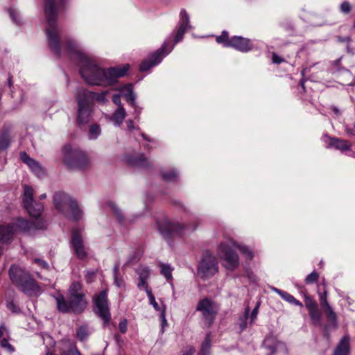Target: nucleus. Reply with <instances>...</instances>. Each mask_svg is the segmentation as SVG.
Here are the masks:
<instances>
[{"mask_svg":"<svg viewBox=\"0 0 355 355\" xmlns=\"http://www.w3.org/2000/svg\"><path fill=\"white\" fill-rule=\"evenodd\" d=\"M65 48L69 55L78 61L80 74L89 85L103 87L113 85L119 78L123 77L130 69L128 64L107 69L100 67L80 50L78 44L73 40L67 41Z\"/></svg>","mask_w":355,"mask_h":355,"instance_id":"nucleus-1","label":"nucleus"},{"mask_svg":"<svg viewBox=\"0 0 355 355\" xmlns=\"http://www.w3.org/2000/svg\"><path fill=\"white\" fill-rule=\"evenodd\" d=\"M64 1L65 0H44V13L48 21L46 37L49 48L58 58L61 55L60 33L57 24L58 12L64 6Z\"/></svg>","mask_w":355,"mask_h":355,"instance_id":"nucleus-2","label":"nucleus"},{"mask_svg":"<svg viewBox=\"0 0 355 355\" xmlns=\"http://www.w3.org/2000/svg\"><path fill=\"white\" fill-rule=\"evenodd\" d=\"M81 284L78 282H73L69 288L68 298L62 294L55 296L58 310L63 313L73 312L76 314L81 313L87 307V302L85 295L80 292Z\"/></svg>","mask_w":355,"mask_h":355,"instance_id":"nucleus-3","label":"nucleus"},{"mask_svg":"<svg viewBox=\"0 0 355 355\" xmlns=\"http://www.w3.org/2000/svg\"><path fill=\"white\" fill-rule=\"evenodd\" d=\"M8 272L12 283L20 291L30 296L40 293V286L28 271L19 266L12 265Z\"/></svg>","mask_w":355,"mask_h":355,"instance_id":"nucleus-4","label":"nucleus"},{"mask_svg":"<svg viewBox=\"0 0 355 355\" xmlns=\"http://www.w3.org/2000/svg\"><path fill=\"white\" fill-rule=\"evenodd\" d=\"M53 204L59 211L67 216V209H70L73 220L77 221L82 218L83 212L76 200L71 199L67 193L59 191L53 196Z\"/></svg>","mask_w":355,"mask_h":355,"instance_id":"nucleus-5","label":"nucleus"},{"mask_svg":"<svg viewBox=\"0 0 355 355\" xmlns=\"http://www.w3.org/2000/svg\"><path fill=\"white\" fill-rule=\"evenodd\" d=\"M64 162L70 169H83L88 164L87 157L79 149H73L70 145L63 148Z\"/></svg>","mask_w":355,"mask_h":355,"instance_id":"nucleus-6","label":"nucleus"},{"mask_svg":"<svg viewBox=\"0 0 355 355\" xmlns=\"http://www.w3.org/2000/svg\"><path fill=\"white\" fill-rule=\"evenodd\" d=\"M197 271L200 278H211L218 272L217 258L210 252H205L198 266Z\"/></svg>","mask_w":355,"mask_h":355,"instance_id":"nucleus-7","label":"nucleus"},{"mask_svg":"<svg viewBox=\"0 0 355 355\" xmlns=\"http://www.w3.org/2000/svg\"><path fill=\"white\" fill-rule=\"evenodd\" d=\"M34 190L32 187L28 185L24 186V194L22 196V202L24 207L27 210L29 215L37 218L41 216L44 211V205L34 200Z\"/></svg>","mask_w":355,"mask_h":355,"instance_id":"nucleus-8","label":"nucleus"},{"mask_svg":"<svg viewBox=\"0 0 355 355\" xmlns=\"http://www.w3.org/2000/svg\"><path fill=\"white\" fill-rule=\"evenodd\" d=\"M173 47L174 45L168 49V42L165 41L159 49L149 55L148 58L142 61L139 67L140 71H147L154 66L159 64L162 59L173 50Z\"/></svg>","mask_w":355,"mask_h":355,"instance_id":"nucleus-9","label":"nucleus"},{"mask_svg":"<svg viewBox=\"0 0 355 355\" xmlns=\"http://www.w3.org/2000/svg\"><path fill=\"white\" fill-rule=\"evenodd\" d=\"M196 311L201 313L205 322L208 327H211L218 313V307L213 300L205 297L198 302Z\"/></svg>","mask_w":355,"mask_h":355,"instance_id":"nucleus-10","label":"nucleus"},{"mask_svg":"<svg viewBox=\"0 0 355 355\" xmlns=\"http://www.w3.org/2000/svg\"><path fill=\"white\" fill-rule=\"evenodd\" d=\"M94 302L97 309V314L103 322V326H107L111 320V313L107 290H103L98 294L95 295Z\"/></svg>","mask_w":355,"mask_h":355,"instance_id":"nucleus-11","label":"nucleus"},{"mask_svg":"<svg viewBox=\"0 0 355 355\" xmlns=\"http://www.w3.org/2000/svg\"><path fill=\"white\" fill-rule=\"evenodd\" d=\"M74 98L77 103V123L79 125L88 123L93 112V105L83 98L77 91L74 94Z\"/></svg>","mask_w":355,"mask_h":355,"instance_id":"nucleus-12","label":"nucleus"},{"mask_svg":"<svg viewBox=\"0 0 355 355\" xmlns=\"http://www.w3.org/2000/svg\"><path fill=\"white\" fill-rule=\"evenodd\" d=\"M219 256L225 261V267L233 270L239 264V259L237 253L227 243H222L218 248Z\"/></svg>","mask_w":355,"mask_h":355,"instance_id":"nucleus-13","label":"nucleus"},{"mask_svg":"<svg viewBox=\"0 0 355 355\" xmlns=\"http://www.w3.org/2000/svg\"><path fill=\"white\" fill-rule=\"evenodd\" d=\"M157 228L160 234L171 245V239L175 236H181L186 227L165 220L157 223Z\"/></svg>","mask_w":355,"mask_h":355,"instance_id":"nucleus-14","label":"nucleus"},{"mask_svg":"<svg viewBox=\"0 0 355 355\" xmlns=\"http://www.w3.org/2000/svg\"><path fill=\"white\" fill-rule=\"evenodd\" d=\"M15 232H19L28 233L35 230H42L46 227L45 222L42 220L37 223L32 222L29 220L18 218L12 223Z\"/></svg>","mask_w":355,"mask_h":355,"instance_id":"nucleus-15","label":"nucleus"},{"mask_svg":"<svg viewBox=\"0 0 355 355\" xmlns=\"http://www.w3.org/2000/svg\"><path fill=\"white\" fill-rule=\"evenodd\" d=\"M71 245L74 250V254L78 259L84 260L87 258L88 254L83 240L76 230H73L72 232Z\"/></svg>","mask_w":355,"mask_h":355,"instance_id":"nucleus-16","label":"nucleus"},{"mask_svg":"<svg viewBox=\"0 0 355 355\" xmlns=\"http://www.w3.org/2000/svg\"><path fill=\"white\" fill-rule=\"evenodd\" d=\"M19 158L21 162L26 164L34 174L41 178L46 175L45 169L40 165V164L31 158L25 151L19 153Z\"/></svg>","mask_w":355,"mask_h":355,"instance_id":"nucleus-17","label":"nucleus"},{"mask_svg":"<svg viewBox=\"0 0 355 355\" xmlns=\"http://www.w3.org/2000/svg\"><path fill=\"white\" fill-rule=\"evenodd\" d=\"M323 141L327 144V148H334L342 152L349 150L351 149V144L347 141L337 137H331L328 135H324L322 137Z\"/></svg>","mask_w":355,"mask_h":355,"instance_id":"nucleus-18","label":"nucleus"},{"mask_svg":"<svg viewBox=\"0 0 355 355\" xmlns=\"http://www.w3.org/2000/svg\"><path fill=\"white\" fill-rule=\"evenodd\" d=\"M76 91L92 105H94V102L95 101H97L98 103L102 104L107 101L106 98L107 92L96 93L89 91L88 89L85 88H78Z\"/></svg>","mask_w":355,"mask_h":355,"instance_id":"nucleus-19","label":"nucleus"},{"mask_svg":"<svg viewBox=\"0 0 355 355\" xmlns=\"http://www.w3.org/2000/svg\"><path fill=\"white\" fill-rule=\"evenodd\" d=\"M230 47L241 52H248L252 49V44L250 39L241 36L232 37Z\"/></svg>","mask_w":355,"mask_h":355,"instance_id":"nucleus-20","label":"nucleus"},{"mask_svg":"<svg viewBox=\"0 0 355 355\" xmlns=\"http://www.w3.org/2000/svg\"><path fill=\"white\" fill-rule=\"evenodd\" d=\"M125 162L130 166L148 168L151 166V164L146 157L144 154L139 155H125L124 157Z\"/></svg>","mask_w":355,"mask_h":355,"instance_id":"nucleus-21","label":"nucleus"},{"mask_svg":"<svg viewBox=\"0 0 355 355\" xmlns=\"http://www.w3.org/2000/svg\"><path fill=\"white\" fill-rule=\"evenodd\" d=\"M350 336L345 334L338 342L332 355H349Z\"/></svg>","mask_w":355,"mask_h":355,"instance_id":"nucleus-22","label":"nucleus"},{"mask_svg":"<svg viewBox=\"0 0 355 355\" xmlns=\"http://www.w3.org/2000/svg\"><path fill=\"white\" fill-rule=\"evenodd\" d=\"M280 344L281 342L275 336L269 334L263 340L262 346L268 352L266 355H273Z\"/></svg>","mask_w":355,"mask_h":355,"instance_id":"nucleus-23","label":"nucleus"},{"mask_svg":"<svg viewBox=\"0 0 355 355\" xmlns=\"http://www.w3.org/2000/svg\"><path fill=\"white\" fill-rule=\"evenodd\" d=\"M12 141L11 130L9 126L4 125L0 134V151L7 150Z\"/></svg>","mask_w":355,"mask_h":355,"instance_id":"nucleus-24","label":"nucleus"},{"mask_svg":"<svg viewBox=\"0 0 355 355\" xmlns=\"http://www.w3.org/2000/svg\"><path fill=\"white\" fill-rule=\"evenodd\" d=\"M121 91L123 92V95L126 101L128 102L131 106L135 105L136 95L133 92L132 85L131 84L123 85Z\"/></svg>","mask_w":355,"mask_h":355,"instance_id":"nucleus-25","label":"nucleus"},{"mask_svg":"<svg viewBox=\"0 0 355 355\" xmlns=\"http://www.w3.org/2000/svg\"><path fill=\"white\" fill-rule=\"evenodd\" d=\"M15 233L12 224L0 226V242L6 243L10 241Z\"/></svg>","mask_w":355,"mask_h":355,"instance_id":"nucleus-26","label":"nucleus"},{"mask_svg":"<svg viewBox=\"0 0 355 355\" xmlns=\"http://www.w3.org/2000/svg\"><path fill=\"white\" fill-rule=\"evenodd\" d=\"M126 113L123 107H118L111 116V120L114 122V125L119 126L122 124Z\"/></svg>","mask_w":355,"mask_h":355,"instance_id":"nucleus-27","label":"nucleus"},{"mask_svg":"<svg viewBox=\"0 0 355 355\" xmlns=\"http://www.w3.org/2000/svg\"><path fill=\"white\" fill-rule=\"evenodd\" d=\"M299 288L300 293L304 295L305 306L308 311L318 307L315 301L307 294L306 290L304 286H300Z\"/></svg>","mask_w":355,"mask_h":355,"instance_id":"nucleus-28","label":"nucleus"},{"mask_svg":"<svg viewBox=\"0 0 355 355\" xmlns=\"http://www.w3.org/2000/svg\"><path fill=\"white\" fill-rule=\"evenodd\" d=\"M323 310L327 314V320L329 322H331L333 328L336 329L338 327L337 315L336 313L334 311L332 307L329 306L326 308H324Z\"/></svg>","mask_w":355,"mask_h":355,"instance_id":"nucleus-29","label":"nucleus"},{"mask_svg":"<svg viewBox=\"0 0 355 355\" xmlns=\"http://www.w3.org/2000/svg\"><path fill=\"white\" fill-rule=\"evenodd\" d=\"M218 44H222L224 47L229 48L232 43V37L230 38L227 31H223L221 34L216 37Z\"/></svg>","mask_w":355,"mask_h":355,"instance_id":"nucleus-30","label":"nucleus"},{"mask_svg":"<svg viewBox=\"0 0 355 355\" xmlns=\"http://www.w3.org/2000/svg\"><path fill=\"white\" fill-rule=\"evenodd\" d=\"M211 336L209 334H207L205 336V340L202 343L201 348L198 355H209L210 354V348H211Z\"/></svg>","mask_w":355,"mask_h":355,"instance_id":"nucleus-31","label":"nucleus"},{"mask_svg":"<svg viewBox=\"0 0 355 355\" xmlns=\"http://www.w3.org/2000/svg\"><path fill=\"white\" fill-rule=\"evenodd\" d=\"M89 336V328L87 325H82L78 328L76 337L80 342L85 341Z\"/></svg>","mask_w":355,"mask_h":355,"instance_id":"nucleus-32","label":"nucleus"},{"mask_svg":"<svg viewBox=\"0 0 355 355\" xmlns=\"http://www.w3.org/2000/svg\"><path fill=\"white\" fill-rule=\"evenodd\" d=\"M180 19L179 26H182L184 28L190 29L191 28V25L189 24L190 19L189 14L185 9L182 8L180 10Z\"/></svg>","mask_w":355,"mask_h":355,"instance_id":"nucleus-33","label":"nucleus"},{"mask_svg":"<svg viewBox=\"0 0 355 355\" xmlns=\"http://www.w3.org/2000/svg\"><path fill=\"white\" fill-rule=\"evenodd\" d=\"M309 315L313 324H320L321 322V313L319 311L318 307L308 311Z\"/></svg>","mask_w":355,"mask_h":355,"instance_id":"nucleus-34","label":"nucleus"},{"mask_svg":"<svg viewBox=\"0 0 355 355\" xmlns=\"http://www.w3.org/2000/svg\"><path fill=\"white\" fill-rule=\"evenodd\" d=\"M173 269L169 264L162 263L160 265V273L165 277L167 281L172 279Z\"/></svg>","mask_w":355,"mask_h":355,"instance_id":"nucleus-35","label":"nucleus"},{"mask_svg":"<svg viewBox=\"0 0 355 355\" xmlns=\"http://www.w3.org/2000/svg\"><path fill=\"white\" fill-rule=\"evenodd\" d=\"M161 177L162 180L166 182H173L178 177V172L176 169H172L168 172H162L161 173Z\"/></svg>","mask_w":355,"mask_h":355,"instance_id":"nucleus-36","label":"nucleus"},{"mask_svg":"<svg viewBox=\"0 0 355 355\" xmlns=\"http://www.w3.org/2000/svg\"><path fill=\"white\" fill-rule=\"evenodd\" d=\"M101 130L98 125L93 124L90 126L89 130V139H96L101 135Z\"/></svg>","mask_w":355,"mask_h":355,"instance_id":"nucleus-37","label":"nucleus"},{"mask_svg":"<svg viewBox=\"0 0 355 355\" xmlns=\"http://www.w3.org/2000/svg\"><path fill=\"white\" fill-rule=\"evenodd\" d=\"M282 298L291 304L298 306L300 307L303 306V304L301 302H300L298 300L295 299L292 295L289 294L287 292H285V293L284 294V295Z\"/></svg>","mask_w":355,"mask_h":355,"instance_id":"nucleus-38","label":"nucleus"},{"mask_svg":"<svg viewBox=\"0 0 355 355\" xmlns=\"http://www.w3.org/2000/svg\"><path fill=\"white\" fill-rule=\"evenodd\" d=\"M319 295V301L322 309L326 308L330 304L327 302V291L324 290L322 292L318 291Z\"/></svg>","mask_w":355,"mask_h":355,"instance_id":"nucleus-39","label":"nucleus"},{"mask_svg":"<svg viewBox=\"0 0 355 355\" xmlns=\"http://www.w3.org/2000/svg\"><path fill=\"white\" fill-rule=\"evenodd\" d=\"M340 12L343 15H348L352 10V6L347 1H343L339 6Z\"/></svg>","mask_w":355,"mask_h":355,"instance_id":"nucleus-40","label":"nucleus"},{"mask_svg":"<svg viewBox=\"0 0 355 355\" xmlns=\"http://www.w3.org/2000/svg\"><path fill=\"white\" fill-rule=\"evenodd\" d=\"M249 313L250 309L249 307H247L245 310L243 315L239 319V326L241 331H243L247 327V320L248 319Z\"/></svg>","mask_w":355,"mask_h":355,"instance_id":"nucleus-41","label":"nucleus"},{"mask_svg":"<svg viewBox=\"0 0 355 355\" xmlns=\"http://www.w3.org/2000/svg\"><path fill=\"white\" fill-rule=\"evenodd\" d=\"M236 247L240 250L241 253L245 254L248 259H252L254 257V253L248 246L243 245H236Z\"/></svg>","mask_w":355,"mask_h":355,"instance_id":"nucleus-42","label":"nucleus"},{"mask_svg":"<svg viewBox=\"0 0 355 355\" xmlns=\"http://www.w3.org/2000/svg\"><path fill=\"white\" fill-rule=\"evenodd\" d=\"M187 29L188 28H184L182 26H178L177 33H176V34L175 35V37H174V43L175 44H177L179 42L182 40V39L184 37V33H185V32H186V31Z\"/></svg>","mask_w":355,"mask_h":355,"instance_id":"nucleus-43","label":"nucleus"},{"mask_svg":"<svg viewBox=\"0 0 355 355\" xmlns=\"http://www.w3.org/2000/svg\"><path fill=\"white\" fill-rule=\"evenodd\" d=\"M146 293L147 295L150 302V304L153 306V308L156 311L161 310L160 306H159L158 303L155 300V296L153 295L152 292L148 289V286H146Z\"/></svg>","mask_w":355,"mask_h":355,"instance_id":"nucleus-44","label":"nucleus"},{"mask_svg":"<svg viewBox=\"0 0 355 355\" xmlns=\"http://www.w3.org/2000/svg\"><path fill=\"white\" fill-rule=\"evenodd\" d=\"M318 273L315 270H313L312 272H311L309 275L306 276V277L304 279V282L307 284H311L316 282L318 280Z\"/></svg>","mask_w":355,"mask_h":355,"instance_id":"nucleus-45","label":"nucleus"},{"mask_svg":"<svg viewBox=\"0 0 355 355\" xmlns=\"http://www.w3.org/2000/svg\"><path fill=\"white\" fill-rule=\"evenodd\" d=\"M139 279H148L150 275V269L148 267H140L137 270Z\"/></svg>","mask_w":355,"mask_h":355,"instance_id":"nucleus-46","label":"nucleus"},{"mask_svg":"<svg viewBox=\"0 0 355 355\" xmlns=\"http://www.w3.org/2000/svg\"><path fill=\"white\" fill-rule=\"evenodd\" d=\"M0 345L3 349L7 350L10 353L15 352V347L8 342V340L5 338L1 340Z\"/></svg>","mask_w":355,"mask_h":355,"instance_id":"nucleus-47","label":"nucleus"},{"mask_svg":"<svg viewBox=\"0 0 355 355\" xmlns=\"http://www.w3.org/2000/svg\"><path fill=\"white\" fill-rule=\"evenodd\" d=\"M110 206L114 212L115 215L117 217L118 220L120 223H122L123 221V216L122 214V211L120 209H119L115 204L113 202L110 203Z\"/></svg>","mask_w":355,"mask_h":355,"instance_id":"nucleus-48","label":"nucleus"},{"mask_svg":"<svg viewBox=\"0 0 355 355\" xmlns=\"http://www.w3.org/2000/svg\"><path fill=\"white\" fill-rule=\"evenodd\" d=\"M6 307L12 313H18L21 312L19 306L12 300L7 302Z\"/></svg>","mask_w":355,"mask_h":355,"instance_id":"nucleus-49","label":"nucleus"},{"mask_svg":"<svg viewBox=\"0 0 355 355\" xmlns=\"http://www.w3.org/2000/svg\"><path fill=\"white\" fill-rule=\"evenodd\" d=\"M8 12H9L10 16L12 21L15 24L19 25L21 24V21L19 20V18L18 17V14L15 11V10L10 8L8 10Z\"/></svg>","mask_w":355,"mask_h":355,"instance_id":"nucleus-50","label":"nucleus"},{"mask_svg":"<svg viewBox=\"0 0 355 355\" xmlns=\"http://www.w3.org/2000/svg\"><path fill=\"white\" fill-rule=\"evenodd\" d=\"M60 355H81V354L76 346H74L67 351H63Z\"/></svg>","mask_w":355,"mask_h":355,"instance_id":"nucleus-51","label":"nucleus"},{"mask_svg":"<svg viewBox=\"0 0 355 355\" xmlns=\"http://www.w3.org/2000/svg\"><path fill=\"white\" fill-rule=\"evenodd\" d=\"M114 284L118 288H122L125 286V282L122 277H120L119 275L114 277Z\"/></svg>","mask_w":355,"mask_h":355,"instance_id":"nucleus-52","label":"nucleus"},{"mask_svg":"<svg viewBox=\"0 0 355 355\" xmlns=\"http://www.w3.org/2000/svg\"><path fill=\"white\" fill-rule=\"evenodd\" d=\"M128 321L126 319H123L119 322V328L122 334H125L127 331Z\"/></svg>","mask_w":355,"mask_h":355,"instance_id":"nucleus-53","label":"nucleus"},{"mask_svg":"<svg viewBox=\"0 0 355 355\" xmlns=\"http://www.w3.org/2000/svg\"><path fill=\"white\" fill-rule=\"evenodd\" d=\"M160 318L162 320V329H164V326L167 324V321L166 319V306L165 305H163V309L160 313Z\"/></svg>","mask_w":355,"mask_h":355,"instance_id":"nucleus-54","label":"nucleus"},{"mask_svg":"<svg viewBox=\"0 0 355 355\" xmlns=\"http://www.w3.org/2000/svg\"><path fill=\"white\" fill-rule=\"evenodd\" d=\"M345 130L348 135L355 136V121L353 124V128H350L349 125L346 124L345 125Z\"/></svg>","mask_w":355,"mask_h":355,"instance_id":"nucleus-55","label":"nucleus"},{"mask_svg":"<svg viewBox=\"0 0 355 355\" xmlns=\"http://www.w3.org/2000/svg\"><path fill=\"white\" fill-rule=\"evenodd\" d=\"M272 62L275 63V64H281L285 61L284 58L279 56L275 53H273L272 54Z\"/></svg>","mask_w":355,"mask_h":355,"instance_id":"nucleus-56","label":"nucleus"},{"mask_svg":"<svg viewBox=\"0 0 355 355\" xmlns=\"http://www.w3.org/2000/svg\"><path fill=\"white\" fill-rule=\"evenodd\" d=\"M113 103L118 106V107H123L121 102V96L118 94H115L112 96Z\"/></svg>","mask_w":355,"mask_h":355,"instance_id":"nucleus-57","label":"nucleus"},{"mask_svg":"<svg viewBox=\"0 0 355 355\" xmlns=\"http://www.w3.org/2000/svg\"><path fill=\"white\" fill-rule=\"evenodd\" d=\"M34 261L37 263L40 266H41L42 268H48L49 264L48 263L41 259H35Z\"/></svg>","mask_w":355,"mask_h":355,"instance_id":"nucleus-58","label":"nucleus"},{"mask_svg":"<svg viewBox=\"0 0 355 355\" xmlns=\"http://www.w3.org/2000/svg\"><path fill=\"white\" fill-rule=\"evenodd\" d=\"M134 110H135V119L139 120V115L141 114V110H142V108L140 107L139 106H138L137 105V103H135V105L134 106H132Z\"/></svg>","mask_w":355,"mask_h":355,"instance_id":"nucleus-59","label":"nucleus"},{"mask_svg":"<svg viewBox=\"0 0 355 355\" xmlns=\"http://www.w3.org/2000/svg\"><path fill=\"white\" fill-rule=\"evenodd\" d=\"M259 304H257L254 309L252 310L250 314V320L251 322H254V320L257 318L258 314Z\"/></svg>","mask_w":355,"mask_h":355,"instance_id":"nucleus-60","label":"nucleus"},{"mask_svg":"<svg viewBox=\"0 0 355 355\" xmlns=\"http://www.w3.org/2000/svg\"><path fill=\"white\" fill-rule=\"evenodd\" d=\"M340 62H341V58L334 60L332 62V66L337 70V71H340L341 70V67H340Z\"/></svg>","mask_w":355,"mask_h":355,"instance_id":"nucleus-61","label":"nucleus"},{"mask_svg":"<svg viewBox=\"0 0 355 355\" xmlns=\"http://www.w3.org/2000/svg\"><path fill=\"white\" fill-rule=\"evenodd\" d=\"M95 272L91 270H87L85 273V277L87 278V281H91V279L94 277Z\"/></svg>","mask_w":355,"mask_h":355,"instance_id":"nucleus-62","label":"nucleus"},{"mask_svg":"<svg viewBox=\"0 0 355 355\" xmlns=\"http://www.w3.org/2000/svg\"><path fill=\"white\" fill-rule=\"evenodd\" d=\"M126 123H127L128 130L129 131H131L135 128V127L134 126V123H133L132 120H131V119L127 120Z\"/></svg>","mask_w":355,"mask_h":355,"instance_id":"nucleus-63","label":"nucleus"},{"mask_svg":"<svg viewBox=\"0 0 355 355\" xmlns=\"http://www.w3.org/2000/svg\"><path fill=\"white\" fill-rule=\"evenodd\" d=\"M195 352V349L193 347H190L188 350L183 352L182 355H193Z\"/></svg>","mask_w":355,"mask_h":355,"instance_id":"nucleus-64","label":"nucleus"}]
</instances>
